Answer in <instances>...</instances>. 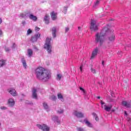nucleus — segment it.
<instances>
[{"instance_id":"864d4df0","label":"nucleus","mask_w":131,"mask_h":131,"mask_svg":"<svg viewBox=\"0 0 131 131\" xmlns=\"http://www.w3.org/2000/svg\"><path fill=\"white\" fill-rule=\"evenodd\" d=\"M0 125H1V123H0Z\"/></svg>"},{"instance_id":"9b49d317","label":"nucleus","mask_w":131,"mask_h":131,"mask_svg":"<svg viewBox=\"0 0 131 131\" xmlns=\"http://www.w3.org/2000/svg\"><path fill=\"white\" fill-rule=\"evenodd\" d=\"M7 104L9 107H14L15 106V100L14 99L10 98L8 100Z\"/></svg>"},{"instance_id":"6e6552de","label":"nucleus","mask_w":131,"mask_h":131,"mask_svg":"<svg viewBox=\"0 0 131 131\" xmlns=\"http://www.w3.org/2000/svg\"><path fill=\"white\" fill-rule=\"evenodd\" d=\"M73 114L75 116H76V117H78V118H81L83 117V113H82L80 112H78L77 111H74L73 112Z\"/></svg>"},{"instance_id":"ddd939ff","label":"nucleus","mask_w":131,"mask_h":131,"mask_svg":"<svg viewBox=\"0 0 131 131\" xmlns=\"http://www.w3.org/2000/svg\"><path fill=\"white\" fill-rule=\"evenodd\" d=\"M39 37H40V34L37 33L32 37L31 41L33 42H34L36 41L37 40V39H38V38H39Z\"/></svg>"},{"instance_id":"393cba45","label":"nucleus","mask_w":131,"mask_h":131,"mask_svg":"<svg viewBox=\"0 0 131 131\" xmlns=\"http://www.w3.org/2000/svg\"><path fill=\"white\" fill-rule=\"evenodd\" d=\"M57 98L59 100H61L62 102H64V99H63V95L60 93L57 94Z\"/></svg>"},{"instance_id":"603ef678","label":"nucleus","mask_w":131,"mask_h":131,"mask_svg":"<svg viewBox=\"0 0 131 131\" xmlns=\"http://www.w3.org/2000/svg\"><path fill=\"white\" fill-rule=\"evenodd\" d=\"M78 29H79V30L80 29V27H78Z\"/></svg>"},{"instance_id":"de8ad7c7","label":"nucleus","mask_w":131,"mask_h":131,"mask_svg":"<svg viewBox=\"0 0 131 131\" xmlns=\"http://www.w3.org/2000/svg\"><path fill=\"white\" fill-rule=\"evenodd\" d=\"M104 61L103 60L102 62V64L103 66H104Z\"/></svg>"},{"instance_id":"7ed1b4c3","label":"nucleus","mask_w":131,"mask_h":131,"mask_svg":"<svg viewBox=\"0 0 131 131\" xmlns=\"http://www.w3.org/2000/svg\"><path fill=\"white\" fill-rule=\"evenodd\" d=\"M44 49L47 50L48 54H51V52H52V46H51V39L49 38H46V42L44 45Z\"/></svg>"},{"instance_id":"e433bc0d","label":"nucleus","mask_w":131,"mask_h":131,"mask_svg":"<svg viewBox=\"0 0 131 131\" xmlns=\"http://www.w3.org/2000/svg\"><path fill=\"white\" fill-rule=\"evenodd\" d=\"M16 47H17V45H16V44L15 43H13L12 47V49H15V48H16Z\"/></svg>"},{"instance_id":"c756f323","label":"nucleus","mask_w":131,"mask_h":131,"mask_svg":"<svg viewBox=\"0 0 131 131\" xmlns=\"http://www.w3.org/2000/svg\"><path fill=\"white\" fill-rule=\"evenodd\" d=\"M57 113H58V114H63V113H64V110H63V109H60L57 111Z\"/></svg>"},{"instance_id":"dca6fc26","label":"nucleus","mask_w":131,"mask_h":131,"mask_svg":"<svg viewBox=\"0 0 131 131\" xmlns=\"http://www.w3.org/2000/svg\"><path fill=\"white\" fill-rule=\"evenodd\" d=\"M30 14L29 11L25 12V13H20L19 17L20 18H25V17H28Z\"/></svg>"},{"instance_id":"f8f14e48","label":"nucleus","mask_w":131,"mask_h":131,"mask_svg":"<svg viewBox=\"0 0 131 131\" xmlns=\"http://www.w3.org/2000/svg\"><path fill=\"white\" fill-rule=\"evenodd\" d=\"M36 92H37V90L35 88H33L32 90V97L33 99H35L37 100V94H36Z\"/></svg>"},{"instance_id":"bb28decb","label":"nucleus","mask_w":131,"mask_h":131,"mask_svg":"<svg viewBox=\"0 0 131 131\" xmlns=\"http://www.w3.org/2000/svg\"><path fill=\"white\" fill-rule=\"evenodd\" d=\"M63 77L62 75L61 74H57L56 76V79L57 80H61V79Z\"/></svg>"},{"instance_id":"4be33fe9","label":"nucleus","mask_w":131,"mask_h":131,"mask_svg":"<svg viewBox=\"0 0 131 131\" xmlns=\"http://www.w3.org/2000/svg\"><path fill=\"white\" fill-rule=\"evenodd\" d=\"M27 54L28 57H31L33 55V51L31 49H28Z\"/></svg>"},{"instance_id":"7c9ffc66","label":"nucleus","mask_w":131,"mask_h":131,"mask_svg":"<svg viewBox=\"0 0 131 131\" xmlns=\"http://www.w3.org/2000/svg\"><path fill=\"white\" fill-rule=\"evenodd\" d=\"M32 33V30H31L30 29H29L27 32V35H29V34H31Z\"/></svg>"},{"instance_id":"8fccbe9b","label":"nucleus","mask_w":131,"mask_h":131,"mask_svg":"<svg viewBox=\"0 0 131 131\" xmlns=\"http://www.w3.org/2000/svg\"><path fill=\"white\" fill-rule=\"evenodd\" d=\"M97 98V99H101V97L100 96H98Z\"/></svg>"},{"instance_id":"58836bf2","label":"nucleus","mask_w":131,"mask_h":131,"mask_svg":"<svg viewBox=\"0 0 131 131\" xmlns=\"http://www.w3.org/2000/svg\"><path fill=\"white\" fill-rule=\"evenodd\" d=\"M65 31L66 32H68V31H69V28L66 27L65 29Z\"/></svg>"},{"instance_id":"ea45409f","label":"nucleus","mask_w":131,"mask_h":131,"mask_svg":"<svg viewBox=\"0 0 131 131\" xmlns=\"http://www.w3.org/2000/svg\"><path fill=\"white\" fill-rule=\"evenodd\" d=\"M121 54H122V52H119L118 53L119 57H121Z\"/></svg>"},{"instance_id":"39448f33","label":"nucleus","mask_w":131,"mask_h":131,"mask_svg":"<svg viewBox=\"0 0 131 131\" xmlns=\"http://www.w3.org/2000/svg\"><path fill=\"white\" fill-rule=\"evenodd\" d=\"M100 104L102 105V108H104V110L106 111L107 112H109L111 111V109L112 108V105H106L105 104V102H103V101H101Z\"/></svg>"},{"instance_id":"3c124183","label":"nucleus","mask_w":131,"mask_h":131,"mask_svg":"<svg viewBox=\"0 0 131 131\" xmlns=\"http://www.w3.org/2000/svg\"><path fill=\"white\" fill-rule=\"evenodd\" d=\"M125 115H126V111H125Z\"/></svg>"},{"instance_id":"37998d69","label":"nucleus","mask_w":131,"mask_h":131,"mask_svg":"<svg viewBox=\"0 0 131 131\" xmlns=\"http://www.w3.org/2000/svg\"><path fill=\"white\" fill-rule=\"evenodd\" d=\"M80 91H82V92H83V93H84L85 91H84V89H83V88L80 87Z\"/></svg>"},{"instance_id":"4468645a","label":"nucleus","mask_w":131,"mask_h":131,"mask_svg":"<svg viewBox=\"0 0 131 131\" xmlns=\"http://www.w3.org/2000/svg\"><path fill=\"white\" fill-rule=\"evenodd\" d=\"M98 51H99V49H98V48H96L94 49V50L92 52V56L91 57V59H94V58L96 56H97V55H98Z\"/></svg>"},{"instance_id":"4c0bfd02","label":"nucleus","mask_w":131,"mask_h":131,"mask_svg":"<svg viewBox=\"0 0 131 131\" xmlns=\"http://www.w3.org/2000/svg\"><path fill=\"white\" fill-rule=\"evenodd\" d=\"M91 71L92 72V73H96V70H95V69H91Z\"/></svg>"},{"instance_id":"412c9836","label":"nucleus","mask_w":131,"mask_h":131,"mask_svg":"<svg viewBox=\"0 0 131 131\" xmlns=\"http://www.w3.org/2000/svg\"><path fill=\"white\" fill-rule=\"evenodd\" d=\"M53 37H56V32H57V29L56 27H53L52 29Z\"/></svg>"},{"instance_id":"0eeeda50","label":"nucleus","mask_w":131,"mask_h":131,"mask_svg":"<svg viewBox=\"0 0 131 131\" xmlns=\"http://www.w3.org/2000/svg\"><path fill=\"white\" fill-rule=\"evenodd\" d=\"M8 93H9V94H10V95H11L13 97H17V96H18V93H17V91H16V90L14 89L10 88L8 89Z\"/></svg>"},{"instance_id":"79ce46f5","label":"nucleus","mask_w":131,"mask_h":131,"mask_svg":"<svg viewBox=\"0 0 131 131\" xmlns=\"http://www.w3.org/2000/svg\"><path fill=\"white\" fill-rule=\"evenodd\" d=\"M3 36V31H2L1 29H0V37Z\"/></svg>"},{"instance_id":"a878e982","label":"nucleus","mask_w":131,"mask_h":131,"mask_svg":"<svg viewBox=\"0 0 131 131\" xmlns=\"http://www.w3.org/2000/svg\"><path fill=\"white\" fill-rule=\"evenodd\" d=\"M6 65V60H0V67H3Z\"/></svg>"},{"instance_id":"f03ea898","label":"nucleus","mask_w":131,"mask_h":131,"mask_svg":"<svg viewBox=\"0 0 131 131\" xmlns=\"http://www.w3.org/2000/svg\"><path fill=\"white\" fill-rule=\"evenodd\" d=\"M95 42L99 43L100 47L103 45L104 41H105V37L102 34L97 33L95 35Z\"/></svg>"},{"instance_id":"49530a36","label":"nucleus","mask_w":131,"mask_h":131,"mask_svg":"<svg viewBox=\"0 0 131 131\" xmlns=\"http://www.w3.org/2000/svg\"><path fill=\"white\" fill-rule=\"evenodd\" d=\"M3 23V19L0 18V24H2V23Z\"/></svg>"},{"instance_id":"473e14b6","label":"nucleus","mask_w":131,"mask_h":131,"mask_svg":"<svg viewBox=\"0 0 131 131\" xmlns=\"http://www.w3.org/2000/svg\"><path fill=\"white\" fill-rule=\"evenodd\" d=\"M77 130L78 131H84V128H82V127H77Z\"/></svg>"},{"instance_id":"a18cd8bd","label":"nucleus","mask_w":131,"mask_h":131,"mask_svg":"<svg viewBox=\"0 0 131 131\" xmlns=\"http://www.w3.org/2000/svg\"><path fill=\"white\" fill-rule=\"evenodd\" d=\"M22 24H23V25H25V24H26V21H23L22 22Z\"/></svg>"},{"instance_id":"c9c22d12","label":"nucleus","mask_w":131,"mask_h":131,"mask_svg":"<svg viewBox=\"0 0 131 131\" xmlns=\"http://www.w3.org/2000/svg\"><path fill=\"white\" fill-rule=\"evenodd\" d=\"M40 30V28H39L37 27H36L35 28V31H39Z\"/></svg>"},{"instance_id":"2eb2a0df","label":"nucleus","mask_w":131,"mask_h":131,"mask_svg":"<svg viewBox=\"0 0 131 131\" xmlns=\"http://www.w3.org/2000/svg\"><path fill=\"white\" fill-rule=\"evenodd\" d=\"M43 21H45L46 24H49L50 23V16L46 14L44 17Z\"/></svg>"},{"instance_id":"20e7f679","label":"nucleus","mask_w":131,"mask_h":131,"mask_svg":"<svg viewBox=\"0 0 131 131\" xmlns=\"http://www.w3.org/2000/svg\"><path fill=\"white\" fill-rule=\"evenodd\" d=\"M90 29L92 31H97L98 30V25H97L96 20L94 19L91 20Z\"/></svg>"},{"instance_id":"c03bdc74","label":"nucleus","mask_w":131,"mask_h":131,"mask_svg":"<svg viewBox=\"0 0 131 131\" xmlns=\"http://www.w3.org/2000/svg\"><path fill=\"white\" fill-rule=\"evenodd\" d=\"M82 67H83V65H81L80 67V70L81 72V71H82Z\"/></svg>"},{"instance_id":"6ab92c4d","label":"nucleus","mask_w":131,"mask_h":131,"mask_svg":"<svg viewBox=\"0 0 131 131\" xmlns=\"http://www.w3.org/2000/svg\"><path fill=\"white\" fill-rule=\"evenodd\" d=\"M42 105L44 109H45L46 111H50V107H49V105H48L47 102H43Z\"/></svg>"},{"instance_id":"f3484780","label":"nucleus","mask_w":131,"mask_h":131,"mask_svg":"<svg viewBox=\"0 0 131 131\" xmlns=\"http://www.w3.org/2000/svg\"><path fill=\"white\" fill-rule=\"evenodd\" d=\"M57 13H55V12L53 11L51 14V19L53 20L57 19Z\"/></svg>"},{"instance_id":"1a4fd4ad","label":"nucleus","mask_w":131,"mask_h":131,"mask_svg":"<svg viewBox=\"0 0 131 131\" xmlns=\"http://www.w3.org/2000/svg\"><path fill=\"white\" fill-rule=\"evenodd\" d=\"M110 32V30L108 29V28L104 27L103 28V29L101 30V32L99 33L100 34H101V35H103V36H105L106 34H108Z\"/></svg>"},{"instance_id":"cd10ccee","label":"nucleus","mask_w":131,"mask_h":131,"mask_svg":"<svg viewBox=\"0 0 131 131\" xmlns=\"http://www.w3.org/2000/svg\"><path fill=\"white\" fill-rule=\"evenodd\" d=\"M50 100H52V101H56L57 100V97L55 95H52L49 97Z\"/></svg>"},{"instance_id":"a19ab883","label":"nucleus","mask_w":131,"mask_h":131,"mask_svg":"<svg viewBox=\"0 0 131 131\" xmlns=\"http://www.w3.org/2000/svg\"><path fill=\"white\" fill-rule=\"evenodd\" d=\"M5 51L6 52H10V49H9V48H6Z\"/></svg>"},{"instance_id":"9d476101","label":"nucleus","mask_w":131,"mask_h":131,"mask_svg":"<svg viewBox=\"0 0 131 131\" xmlns=\"http://www.w3.org/2000/svg\"><path fill=\"white\" fill-rule=\"evenodd\" d=\"M51 119L52 120L54 121V122H57V123H58V124H60L61 123V120H60V119H59V117L57 116L52 115L51 116Z\"/></svg>"},{"instance_id":"c85d7f7f","label":"nucleus","mask_w":131,"mask_h":131,"mask_svg":"<svg viewBox=\"0 0 131 131\" xmlns=\"http://www.w3.org/2000/svg\"><path fill=\"white\" fill-rule=\"evenodd\" d=\"M109 39L110 40H111V41H112L113 40H114V39H115V36L114 35H112V36H111L109 37Z\"/></svg>"},{"instance_id":"f257e3e1","label":"nucleus","mask_w":131,"mask_h":131,"mask_svg":"<svg viewBox=\"0 0 131 131\" xmlns=\"http://www.w3.org/2000/svg\"><path fill=\"white\" fill-rule=\"evenodd\" d=\"M37 79L42 81H48L51 78L50 71L45 70L42 67L37 68L35 72Z\"/></svg>"},{"instance_id":"a211bd4d","label":"nucleus","mask_w":131,"mask_h":131,"mask_svg":"<svg viewBox=\"0 0 131 131\" xmlns=\"http://www.w3.org/2000/svg\"><path fill=\"white\" fill-rule=\"evenodd\" d=\"M29 17L31 20H33V21H36L37 20V17L32 14H30L29 15Z\"/></svg>"},{"instance_id":"aec40b11","label":"nucleus","mask_w":131,"mask_h":131,"mask_svg":"<svg viewBox=\"0 0 131 131\" xmlns=\"http://www.w3.org/2000/svg\"><path fill=\"white\" fill-rule=\"evenodd\" d=\"M84 122L86 124V125L89 127H93V124L91 123L88 120L85 119L84 120Z\"/></svg>"},{"instance_id":"423d86ee","label":"nucleus","mask_w":131,"mask_h":131,"mask_svg":"<svg viewBox=\"0 0 131 131\" xmlns=\"http://www.w3.org/2000/svg\"><path fill=\"white\" fill-rule=\"evenodd\" d=\"M37 127L43 131H50V127L48 126L46 124L40 125L37 124Z\"/></svg>"},{"instance_id":"72a5a7b5","label":"nucleus","mask_w":131,"mask_h":131,"mask_svg":"<svg viewBox=\"0 0 131 131\" xmlns=\"http://www.w3.org/2000/svg\"><path fill=\"white\" fill-rule=\"evenodd\" d=\"M94 116L95 117V120L96 121H99V118H98V117L97 116V115L96 114H94Z\"/></svg>"},{"instance_id":"5701e85b","label":"nucleus","mask_w":131,"mask_h":131,"mask_svg":"<svg viewBox=\"0 0 131 131\" xmlns=\"http://www.w3.org/2000/svg\"><path fill=\"white\" fill-rule=\"evenodd\" d=\"M21 62L23 63V65L24 68H25V69H26V67H27V64H26V61L25 60V59L24 58H22Z\"/></svg>"},{"instance_id":"f704fd0d","label":"nucleus","mask_w":131,"mask_h":131,"mask_svg":"<svg viewBox=\"0 0 131 131\" xmlns=\"http://www.w3.org/2000/svg\"><path fill=\"white\" fill-rule=\"evenodd\" d=\"M1 109L2 110H7V107H6V106H1Z\"/></svg>"},{"instance_id":"09e8293b","label":"nucleus","mask_w":131,"mask_h":131,"mask_svg":"<svg viewBox=\"0 0 131 131\" xmlns=\"http://www.w3.org/2000/svg\"><path fill=\"white\" fill-rule=\"evenodd\" d=\"M64 10H65V11H67V7H65Z\"/></svg>"},{"instance_id":"2f4dec72","label":"nucleus","mask_w":131,"mask_h":131,"mask_svg":"<svg viewBox=\"0 0 131 131\" xmlns=\"http://www.w3.org/2000/svg\"><path fill=\"white\" fill-rule=\"evenodd\" d=\"M100 4V1L97 0L94 4V7H97Z\"/></svg>"},{"instance_id":"b1692460","label":"nucleus","mask_w":131,"mask_h":131,"mask_svg":"<svg viewBox=\"0 0 131 131\" xmlns=\"http://www.w3.org/2000/svg\"><path fill=\"white\" fill-rule=\"evenodd\" d=\"M122 105L125 106V107H130V104L127 103V102L125 101H124L122 102Z\"/></svg>"}]
</instances>
